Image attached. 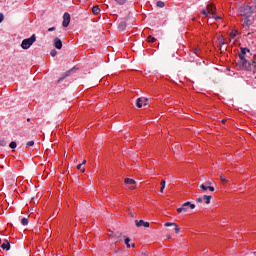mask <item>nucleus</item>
I'll return each mask as SVG.
<instances>
[{"instance_id":"14","label":"nucleus","mask_w":256,"mask_h":256,"mask_svg":"<svg viewBox=\"0 0 256 256\" xmlns=\"http://www.w3.org/2000/svg\"><path fill=\"white\" fill-rule=\"evenodd\" d=\"M92 13L93 15H99L101 13V9L99 8V6H93Z\"/></svg>"},{"instance_id":"28","label":"nucleus","mask_w":256,"mask_h":256,"mask_svg":"<svg viewBox=\"0 0 256 256\" xmlns=\"http://www.w3.org/2000/svg\"><path fill=\"white\" fill-rule=\"evenodd\" d=\"M220 45H225V41L223 40V37L219 38Z\"/></svg>"},{"instance_id":"6","label":"nucleus","mask_w":256,"mask_h":256,"mask_svg":"<svg viewBox=\"0 0 256 256\" xmlns=\"http://www.w3.org/2000/svg\"><path fill=\"white\" fill-rule=\"evenodd\" d=\"M211 199L212 197L209 196V195H204L203 197L201 198H197V203H206V205H209V203H211Z\"/></svg>"},{"instance_id":"25","label":"nucleus","mask_w":256,"mask_h":256,"mask_svg":"<svg viewBox=\"0 0 256 256\" xmlns=\"http://www.w3.org/2000/svg\"><path fill=\"white\" fill-rule=\"evenodd\" d=\"M33 145H35V142L31 140L27 142L26 147H33Z\"/></svg>"},{"instance_id":"12","label":"nucleus","mask_w":256,"mask_h":256,"mask_svg":"<svg viewBox=\"0 0 256 256\" xmlns=\"http://www.w3.org/2000/svg\"><path fill=\"white\" fill-rule=\"evenodd\" d=\"M1 249H3L4 251H9V249H11V244L7 240H4L1 245Z\"/></svg>"},{"instance_id":"15","label":"nucleus","mask_w":256,"mask_h":256,"mask_svg":"<svg viewBox=\"0 0 256 256\" xmlns=\"http://www.w3.org/2000/svg\"><path fill=\"white\" fill-rule=\"evenodd\" d=\"M85 163H87L86 160H84V161L82 162V164H79V165L77 166L78 171H81V173H85V168H83V165H85Z\"/></svg>"},{"instance_id":"2","label":"nucleus","mask_w":256,"mask_h":256,"mask_svg":"<svg viewBox=\"0 0 256 256\" xmlns=\"http://www.w3.org/2000/svg\"><path fill=\"white\" fill-rule=\"evenodd\" d=\"M37 41V36L33 34L30 38L24 39L21 43L22 49H29Z\"/></svg>"},{"instance_id":"11","label":"nucleus","mask_w":256,"mask_h":256,"mask_svg":"<svg viewBox=\"0 0 256 256\" xmlns=\"http://www.w3.org/2000/svg\"><path fill=\"white\" fill-rule=\"evenodd\" d=\"M136 227H149V222H145L143 220H135Z\"/></svg>"},{"instance_id":"4","label":"nucleus","mask_w":256,"mask_h":256,"mask_svg":"<svg viewBox=\"0 0 256 256\" xmlns=\"http://www.w3.org/2000/svg\"><path fill=\"white\" fill-rule=\"evenodd\" d=\"M69 23H71V15L68 12H66L63 15L62 26L63 27H69Z\"/></svg>"},{"instance_id":"26","label":"nucleus","mask_w":256,"mask_h":256,"mask_svg":"<svg viewBox=\"0 0 256 256\" xmlns=\"http://www.w3.org/2000/svg\"><path fill=\"white\" fill-rule=\"evenodd\" d=\"M50 55L51 57H55L57 55V50H51Z\"/></svg>"},{"instance_id":"22","label":"nucleus","mask_w":256,"mask_h":256,"mask_svg":"<svg viewBox=\"0 0 256 256\" xmlns=\"http://www.w3.org/2000/svg\"><path fill=\"white\" fill-rule=\"evenodd\" d=\"M21 223H22V225H29V220L27 219V218H22L21 219Z\"/></svg>"},{"instance_id":"9","label":"nucleus","mask_w":256,"mask_h":256,"mask_svg":"<svg viewBox=\"0 0 256 256\" xmlns=\"http://www.w3.org/2000/svg\"><path fill=\"white\" fill-rule=\"evenodd\" d=\"M164 226L165 227H175L174 228L175 233H179V231H180L179 226L177 225V223L166 222L164 224Z\"/></svg>"},{"instance_id":"30","label":"nucleus","mask_w":256,"mask_h":256,"mask_svg":"<svg viewBox=\"0 0 256 256\" xmlns=\"http://www.w3.org/2000/svg\"><path fill=\"white\" fill-rule=\"evenodd\" d=\"M48 31H50V32H51V31H55V27L49 28Z\"/></svg>"},{"instance_id":"18","label":"nucleus","mask_w":256,"mask_h":256,"mask_svg":"<svg viewBox=\"0 0 256 256\" xmlns=\"http://www.w3.org/2000/svg\"><path fill=\"white\" fill-rule=\"evenodd\" d=\"M9 147H10V149H17V142L12 141V142L9 144Z\"/></svg>"},{"instance_id":"27","label":"nucleus","mask_w":256,"mask_h":256,"mask_svg":"<svg viewBox=\"0 0 256 256\" xmlns=\"http://www.w3.org/2000/svg\"><path fill=\"white\" fill-rule=\"evenodd\" d=\"M119 5H124L126 0H115Z\"/></svg>"},{"instance_id":"20","label":"nucleus","mask_w":256,"mask_h":256,"mask_svg":"<svg viewBox=\"0 0 256 256\" xmlns=\"http://www.w3.org/2000/svg\"><path fill=\"white\" fill-rule=\"evenodd\" d=\"M125 245H126V247L128 248V249H131V244H129V242L131 241V239H129V238H125Z\"/></svg>"},{"instance_id":"13","label":"nucleus","mask_w":256,"mask_h":256,"mask_svg":"<svg viewBox=\"0 0 256 256\" xmlns=\"http://www.w3.org/2000/svg\"><path fill=\"white\" fill-rule=\"evenodd\" d=\"M124 183L126 184V185H135V180H133V179H131V178H126L125 180H124ZM130 189H135V186H131L130 187Z\"/></svg>"},{"instance_id":"8","label":"nucleus","mask_w":256,"mask_h":256,"mask_svg":"<svg viewBox=\"0 0 256 256\" xmlns=\"http://www.w3.org/2000/svg\"><path fill=\"white\" fill-rule=\"evenodd\" d=\"M143 105H147V99L145 98H138L136 100V106L141 109V107H143Z\"/></svg>"},{"instance_id":"31","label":"nucleus","mask_w":256,"mask_h":256,"mask_svg":"<svg viewBox=\"0 0 256 256\" xmlns=\"http://www.w3.org/2000/svg\"><path fill=\"white\" fill-rule=\"evenodd\" d=\"M222 123H225V120H222Z\"/></svg>"},{"instance_id":"19","label":"nucleus","mask_w":256,"mask_h":256,"mask_svg":"<svg viewBox=\"0 0 256 256\" xmlns=\"http://www.w3.org/2000/svg\"><path fill=\"white\" fill-rule=\"evenodd\" d=\"M160 185H161L160 193H163V191L165 190V180H162Z\"/></svg>"},{"instance_id":"23","label":"nucleus","mask_w":256,"mask_h":256,"mask_svg":"<svg viewBox=\"0 0 256 256\" xmlns=\"http://www.w3.org/2000/svg\"><path fill=\"white\" fill-rule=\"evenodd\" d=\"M237 30H232L230 33V37H232V39H235V36L237 35Z\"/></svg>"},{"instance_id":"7","label":"nucleus","mask_w":256,"mask_h":256,"mask_svg":"<svg viewBox=\"0 0 256 256\" xmlns=\"http://www.w3.org/2000/svg\"><path fill=\"white\" fill-rule=\"evenodd\" d=\"M247 53H249V49L247 48H241L240 52H239V58L241 59V61H244V63L247 62V59H245V55H247Z\"/></svg>"},{"instance_id":"1","label":"nucleus","mask_w":256,"mask_h":256,"mask_svg":"<svg viewBox=\"0 0 256 256\" xmlns=\"http://www.w3.org/2000/svg\"><path fill=\"white\" fill-rule=\"evenodd\" d=\"M215 9L216 7L213 4L207 5L206 10H202V15H205V17H209V15H212L213 19L217 21V19H221V17L215 14Z\"/></svg>"},{"instance_id":"10","label":"nucleus","mask_w":256,"mask_h":256,"mask_svg":"<svg viewBox=\"0 0 256 256\" xmlns=\"http://www.w3.org/2000/svg\"><path fill=\"white\" fill-rule=\"evenodd\" d=\"M54 47H55L56 49H62V47H63V42L61 41V39H59V38H55V39H54Z\"/></svg>"},{"instance_id":"3","label":"nucleus","mask_w":256,"mask_h":256,"mask_svg":"<svg viewBox=\"0 0 256 256\" xmlns=\"http://www.w3.org/2000/svg\"><path fill=\"white\" fill-rule=\"evenodd\" d=\"M189 208L195 209V204H191V202H185L180 208L177 209V213H187Z\"/></svg>"},{"instance_id":"29","label":"nucleus","mask_w":256,"mask_h":256,"mask_svg":"<svg viewBox=\"0 0 256 256\" xmlns=\"http://www.w3.org/2000/svg\"><path fill=\"white\" fill-rule=\"evenodd\" d=\"M4 17H3V14H0V23H2Z\"/></svg>"},{"instance_id":"21","label":"nucleus","mask_w":256,"mask_h":256,"mask_svg":"<svg viewBox=\"0 0 256 256\" xmlns=\"http://www.w3.org/2000/svg\"><path fill=\"white\" fill-rule=\"evenodd\" d=\"M220 181H221L222 183H228V182H229V180H227V178H226L224 175H221V176H220Z\"/></svg>"},{"instance_id":"5","label":"nucleus","mask_w":256,"mask_h":256,"mask_svg":"<svg viewBox=\"0 0 256 256\" xmlns=\"http://www.w3.org/2000/svg\"><path fill=\"white\" fill-rule=\"evenodd\" d=\"M209 185H211V183H209V182H207L206 184H201L200 185L201 191H203L205 193V191H207L209 189V191H211V193H213V191H215V187L209 186Z\"/></svg>"},{"instance_id":"16","label":"nucleus","mask_w":256,"mask_h":256,"mask_svg":"<svg viewBox=\"0 0 256 256\" xmlns=\"http://www.w3.org/2000/svg\"><path fill=\"white\" fill-rule=\"evenodd\" d=\"M147 41H148V43H155V41H157V39L153 36H148Z\"/></svg>"},{"instance_id":"24","label":"nucleus","mask_w":256,"mask_h":256,"mask_svg":"<svg viewBox=\"0 0 256 256\" xmlns=\"http://www.w3.org/2000/svg\"><path fill=\"white\" fill-rule=\"evenodd\" d=\"M157 7H160V8L165 7V2H163V1H158V2H157Z\"/></svg>"},{"instance_id":"17","label":"nucleus","mask_w":256,"mask_h":256,"mask_svg":"<svg viewBox=\"0 0 256 256\" xmlns=\"http://www.w3.org/2000/svg\"><path fill=\"white\" fill-rule=\"evenodd\" d=\"M200 51H201V49H199V47H194L193 50H192L194 55H197V56H199Z\"/></svg>"}]
</instances>
